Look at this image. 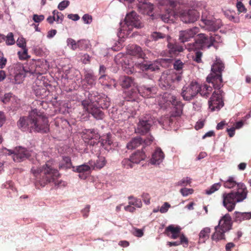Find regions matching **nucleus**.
<instances>
[{"label": "nucleus", "mask_w": 251, "mask_h": 251, "mask_svg": "<svg viewBox=\"0 0 251 251\" xmlns=\"http://www.w3.org/2000/svg\"><path fill=\"white\" fill-rule=\"evenodd\" d=\"M225 68L224 64L217 59L211 67V73L207 76L206 81L211 83L214 89H220L223 86L222 73Z\"/></svg>", "instance_id": "3"}, {"label": "nucleus", "mask_w": 251, "mask_h": 251, "mask_svg": "<svg viewBox=\"0 0 251 251\" xmlns=\"http://www.w3.org/2000/svg\"><path fill=\"white\" fill-rule=\"evenodd\" d=\"M217 91H215L208 100L209 108L211 111H218L224 105L223 97L225 93L217 89Z\"/></svg>", "instance_id": "9"}, {"label": "nucleus", "mask_w": 251, "mask_h": 251, "mask_svg": "<svg viewBox=\"0 0 251 251\" xmlns=\"http://www.w3.org/2000/svg\"><path fill=\"white\" fill-rule=\"evenodd\" d=\"M67 45L70 47L72 50H76L77 49V42H76L74 39L72 38H68L67 40Z\"/></svg>", "instance_id": "51"}, {"label": "nucleus", "mask_w": 251, "mask_h": 251, "mask_svg": "<svg viewBox=\"0 0 251 251\" xmlns=\"http://www.w3.org/2000/svg\"><path fill=\"white\" fill-rule=\"evenodd\" d=\"M236 7L239 12L240 13L244 12L246 11V9L245 8L243 3L241 1H238L237 3Z\"/></svg>", "instance_id": "64"}, {"label": "nucleus", "mask_w": 251, "mask_h": 251, "mask_svg": "<svg viewBox=\"0 0 251 251\" xmlns=\"http://www.w3.org/2000/svg\"><path fill=\"white\" fill-rule=\"evenodd\" d=\"M166 37L165 34L159 32H153L151 35V38L152 40L157 41L160 39H163Z\"/></svg>", "instance_id": "47"}, {"label": "nucleus", "mask_w": 251, "mask_h": 251, "mask_svg": "<svg viewBox=\"0 0 251 251\" xmlns=\"http://www.w3.org/2000/svg\"><path fill=\"white\" fill-rule=\"evenodd\" d=\"M52 15L55 16V21L58 23H61L62 22L64 19V15L62 13L57 10H54L52 12Z\"/></svg>", "instance_id": "48"}, {"label": "nucleus", "mask_w": 251, "mask_h": 251, "mask_svg": "<svg viewBox=\"0 0 251 251\" xmlns=\"http://www.w3.org/2000/svg\"><path fill=\"white\" fill-rule=\"evenodd\" d=\"M17 45L18 47L24 48H25L26 42L25 39L23 37H19L16 42Z\"/></svg>", "instance_id": "60"}, {"label": "nucleus", "mask_w": 251, "mask_h": 251, "mask_svg": "<svg viewBox=\"0 0 251 251\" xmlns=\"http://www.w3.org/2000/svg\"><path fill=\"white\" fill-rule=\"evenodd\" d=\"M6 63L7 59L3 56V53L0 51V68H4L6 64Z\"/></svg>", "instance_id": "57"}, {"label": "nucleus", "mask_w": 251, "mask_h": 251, "mask_svg": "<svg viewBox=\"0 0 251 251\" xmlns=\"http://www.w3.org/2000/svg\"><path fill=\"white\" fill-rule=\"evenodd\" d=\"M236 191H232L238 199L241 201L246 199L248 191L245 184L242 182H239L236 187Z\"/></svg>", "instance_id": "23"}, {"label": "nucleus", "mask_w": 251, "mask_h": 251, "mask_svg": "<svg viewBox=\"0 0 251 251\" xmlns=\"http://www.w3.org/2000/svg\"><path fill=\"white\" fill-rule=\"evenodd\" d=\"M156 89L153 86H140L138 88L139 94L144 98L153 97L156 94Z\"/></svg>", "instance_id": "21"}, {"label": "nucleus", "mask_w": 251, "mask_h": 251, "mask_svg": "<svg viewBox=\"0 0 251 251\" xmlns=\"http://www.w3.org/2000/svg\"><path fill=\"white\" fill-rule=\"evenodd\" d=\"M191 182V178L188 177H186L178 181L177 185L181 186H186L188 184H189Z\"/></svg>", "instance_id": "53"}, {"label": "nucleus", "mask_w": 251, "mask_h": 251, "mask_svg": "<svg viewBox=\"0 0 251 251\" xmlns=\"http://www.w3.org/2000/svg\"><path fill=\"white\" fill-rule=\"evenodd\" d=\"M154 120V118L150 114H146L141 117L136 129L137 132L142 135L148 133L153 125Z\"/></svg>", "instance_id": "10"}, {"label": "nucleus", "mask_w": 251, "mask_h": 251, "mask_svg": "<svg viewBox=\"0 0 251 251\" xmlns=\"http://www.w3.org/2000/svg\"><path fill=\"white\" fill-rule=\"evenodd\" d=\"M86 134L88 136L87 139H89V144L90 145L94 146L98 144L100 141V135L96 133L94 129H89L86 130Z\"/></svg>", "instance_id": "25"}, {"label": "nucleus", "mask_w": 251, "mask_h": 251, "mask_svg": "<svg viewBox=\"0 0 251 251\" xmlns=\"http://www.w3.org/2000/svg\"><path fill=\"white\" fill-rule=\"evenodd\" d=\"M210 232L209 227L203 228L199 233V242L204 243L209 238Z\"/></svg>", "instance_id": "39"}, {"label": "nucleus", "mask_w": 251, "mask_h": 251, "mask_svg": "<svg viewBox=\"0 0 251 251\" xmlns=\"http://www.w3.org/2000/svg\"><path fill=\"white\" fill-rule=\"evenodd\" d=\"M106 68L104 65H100L99 69V73L101 75V76L99 78V80L100 83H101L103 85H106L104 83L103 79H105L107 75H105L106 72Z\"/></svg>", "instance_id": "44"}, {"label": "nucleus", "mask_w": 251, "mask_h": 251, "mask_svg": "<svg viewBox=\"0 0 251 251\" xmlns=\"http://www.w3.org/2000/svg\"><path fill=\"white\" fill-rule=\"evenodd\" d=\"M22 49H23V51L22 53H21L20 51L18 52L20 58L23 60H25L29 58L30 56L27 54V49H26V48Z\"/></svg>", "instance_id": "55"}, {"label": "nucleus", "mask_w": 251, "mask_h": 251, "mask_svg": "<svg viewBox=\"0 0 251 251\" xmlns=\"http://www.w3.org/2000/svg\"><path fill=\"white\" fill-rule=\"evenodd\" d=\"M200 49L204 50L208 49V37L204 34H199L195 42L192 45H190L187 49L189 50Z\"/></svg>", "instance_id": "13"}, {"label": "nucleus", "mask_w": 251, "mask_h": 251, "mask_svg": "<svg viewBox=\"0 0 251 251\" xmlns=\"http://www.w3.org/2000/svg\"><path fill=\"white\" fill-rule=\"evenodd\" d=\"M75 168L73 167L71 158L69 156H64L63 157L62 160L60 162L59 165V169L67 170L71 168Z\"/></svg>", "instance_id": "36"}, {"label": "nucleus", "mask_w": 251, "mask_h": 251, "mask_svg": "<svg viewBox=\"0 0 251 251\" xmlns=\"http://www.w3.org/2000/svg\"><path fill=\"white\" fill-rule=\"evenodd\" d=\"M133 164L134 163L132 162L131 157L129 159L125 158L122 161V166L126 169L132 168Z\"/></svg>", "instance_id": "50"}, {"label": "nucleus", "mask_w": 251, "mask_h": 251, "mask_svg": "<svg viewBox=\"0 0 251 251\" xmlns=\"http://www.w3.org/2000/svg\"><path fill=\"white\" fill-rule=\"evenodd\" d=\"M3 152L8 155H12V157L15 162H20L26 159H29L33 154V152L26 148L19 147L16 148L13 151L4 149Z\"/></svg>", "instance_id": "8"}, {"label": "nucleus", "mask_w": 251, "mask_h": 251, "mask_svg": "<svg viewBox=\"0 0 251 251\" xmlns=\"http://www.w3.org/2000/svg\"><path fill=\"white\" fill-rule=\"evenodd\" d=\"M93 169L102 168L106 164V160L104 156H99L96 161L90 160L88 162Z\"/></svg>", "instance_id": "28"}, {"label": "nucleus", "mask_w": 251, "mask_h": 251, "mask_svg": "<svg viewBox=\"0 0 251 251\" xmlns=\"http://www.w3.org/2000/svg\"><path fill=\"white\" fill-rule=\"evenodd\" d=\"M130 157L133 163L138 164L145 159L146 155L143 151H139L133 153Z\"/></svg>", "instance_id": "38"}, {"label": "nucleus", "mask_w": 251, "mask_h": 251, "mask_svg": "<svg viewBox=\"0 0 251 251\" xmlns=\"http://www.w3.org/2000/svg\"><path fill=\"white\" fill-rule=\"evenodd\" d=\"M199 84L192 81L188 86L182 88L181 95L184 100L189 101L199 93Z\"/></svg>", "instance_id": "12"}, {"label": "nucleus", "mask_w": 251, "mask_h": 251, "mask_svg": "<svg viewBox=\"0 0 251 251\" xmlns=\"http://www.w3.org/2000/svg\"><path fill=\"white\" fill-rule=\"evenodd\" d=\"M45 19V17L43 15H38L37 14H34L33 16V20L35 23H40L43 21Z\"/></svg>", "instance_id": "62"}, {"label": "nucleus", "mask_w": 251, "mask_h": 251, "mask_svg": "<svg viewBox=\"0 0 251 251\" xmlns=\"http://www.w3.org/2000/svg\"><path fill=\"white\" fill-rule=\"evenodd\" d=\"M184 63L179 59L175 60L173 64L174 69L177 71H181V72H182V70L184 68Z\"/></svg>", "instance_id": "49"}, {"label": "nucleus", "mask_w": 251, "mask_h": 251, "mask_svg": "<svg viewBox=\"0 0 251 251\" xmlns=\"http://www.w3.org/2000/svg\"><path fill=\"white\" fill-rule=\"evenodd\" d=\"M212 87L207 84L199 85V93L203 97L207 98L212 92Z\"/></svg>", "instance_id": "37"}, {"label": "nucleus", "mask_w": 251, "mask_h": 251, "mask_svg": "<svg viewBox=\"0 0 251 251\" xmlns=\"http://www.w3.org/2000/svg\"><path fill=\"white\" fill-rule=\"evenodd\" d=\"M120 84L123 88H128L136 86L134 82V79L131 77L127 76H123L120 78Z\"/></svg>", "instance_id": "29"}, {"label": "nucleus", "mask_w": 251, "mask_h": 251, "mask_svg": "<svg viewBox=\"0 0 251 251\" xmlns=\"http://www.w3.org/2000/svg\"><path fill=\"white\" fill-rule=\"evenodd\" d=\"M91 168L92 167L89 164H84L77 166L74 171L79 174L78 176L80 178L85 179L90 174Z\"/></svg>", "instance_id": "22"}, {"label": "nucleus", "mask_w": 251, "mask_h": 251, "mask_svg": "<svg viewBox=\"0 0 251 251\" xmlns=\"http://www.w3.org/2000/svg\"><path fill=\"white\" fill-rule=\"evenodd\" d=\"M226 231H224L221 229L219 226H216L215 227V232L212 234L211 238L213 240L218 241L222 239H225V233Z\"/></svg>", "instance_id": "33"}, {"label": "nucleus", "mask_w": 251, "mask_h": 251, "mask_svg": "<svg viewBox=\"0 0 251 251\" xmlns=\"http://www.w3.org/2000/svg\"><path fill=\"white\" fill-rule=\"evenodd\" d=\"M199 32V28L196 26L186 30L181 31L179 32V40L183 43L187 42L190 39L194 37Z\"/></svg>", "instance_id": "19"}, {"label": "nucleus", "mask_w": 251, "mask_h": 251, "mask_svg": "<svg viewBox=\"0 0 251 251\" xmlns=\"http://www.w3.org/2000/svg\"><path fill=\"white\" fill-rule=\"evenodd\" d=\"M50 161H48L43 166L42 170L39 168H32L31 171L35 176L40 173L43 174L41 183V185L43 186L46 184L51 182H53L55 186H60L62 185H62H64V181L57 179L60 176V175L58 171L52 167Z\"/></svg>", "instance_id": "2"}, {"label": "nucleus", "mask_w": 251, "mask_h": 251, "mask_svg": "<svg viewBox=\"0 0 251 251\" xmlns=\"http://www.w3.org/2000/svg\"><path fill=\"white\" fill-rule=\"evenodd\" d=\"M127 50L128 54L132 56L143 58L144 55L142 48L137 45L128 46Z\"/></svg>", "instance_id": "26"}, {"label": "nucleus", "mask_w": 251, "mask_h": 251, "mask_svg": "<svg viewBox=\"0 0 251 251\" xmlns=\"http://www.w3.org/2000/svg\"><path fill=\"white\" fill-rule=\"evenodd\" d=\"M154 138L152 136H150L146 139L143 140L141 137H136L132 139L126 145V147L129 150H133L140 146L143 142L146 145H150L153 141Z\"/></svg>", "instance_id": "16"}, {"label": "nucleus", "mask_w": 251, "mask_h": 251, "mask_svg": "<svg viewBox=\"0 0 251 251\" xmlns=\"http://www.w3.org/2000/svg\"><path fill=\"white\" fill-rule=\"evenodd\" d=\"M182 72L179 73L167 71L162 73L159 79V85L164 89H166L175 82H179L182 80Z\"/></svg>", "instance_id": "6"}, {"label": "nucleus", "mask_w": 251, "mask_h": 251, "mask_svg": "<svg viewBox=\"0 0 251 251\" xmlns=\"http://www.w3.org/2000/svg\"><path fill=\"white\" fill-rule=\"evenodd\" d=\"M143 26L139 16L132 11L127 14L124 23H121V31L131 30L133 27L140 28Z\"/></svg>", "instance_id": "5"}, {"label": "nucleus", "mask_w": 251, "mask_h": 251, "mask_svg": "<svg viewBox=\"0 0 251 251\" xmlns=\"http://www.w3.org/2000/svg\"><path fill=\"white\" fill-rule=\"evenodd\" d=\"M181 20L185 23H194L199 18L198 12L195 10L182 11L179 16Z\"/></svg>", "instance_id": "14"}, {"label": "nucleus", "mask_w": 251, "mask_h": 251, "mask_svg": "<svg viewBox=\"0 0 251 251\" xmlns=\"http://www.w3.org/2000/svg\"><path fill=\"white\" fill-rule=\"evenodd\" d=\"M138 88L137 85L134 86L130 91L127 92L126 96L129 101H137L139 99Z\"/></svg>", "instance_id": "34"}, {"label": "nucleus", "mask_w": 251, "mask_h": 251, "mask_svg": "<svg viewBox=\"0 0 251 251\" xmlns=\"http://www.w3.org/2000/svg\"><path fill=\"white\" fill-rule=\"evenodd\" d=\"M96 78L93 72L86 71L84 73V78L82 82L83 85H86L88 88L92 87L96 84Z\"/></svg>", "instance_id": "24"}, {"label": "nucleus", "mask_w": 251, "mask_h": 251, "mask_svg": "<svg viewBox=\"0 0 251 251\" xmlns=\"http://www.w3.org/2000/svg\"><path fill=\"white\" fill-rule=\"evenodd\" d=\"M81 106L84 110L91 114L96 120H102L104 117V112L100 109V106L96 102L91 101L90 99L81 101Z\"/></svg>", "instance_id": "7"}, {"label": "nucleus", "mask_w": 251, "mask_h": 251, "mask_svg": "<svg viewBox=\"0 0 251 251\" xmlns=\"http://www.w3.org/2000/svg\"><path fill=\"white\" fill-rule=\"evenodd\" d=\"M17 125L24 131L29 130L30 132L47 133L49 130L48 118L36 108L32 109L27 117H21Z\"/></svg>", "instance_id": "1"}, {"label": "nucleus", "mask_w": 251, "mask_h": 251, "mask_svg": "<svg viewBox=\"0 0 251 251\" xmlns=\"http://www.w3.org/2000/svg\"><path fill=\"white\" fill-rule=\"evenodd\" d=\"M221 183L219 182L214 183L210 188L205 190V194L208 195H211L218 190L221 188Z\"/></svg>", "instance_id": "43"}, {"label": "nucleus", "mask_w": 251, "mask_h": 251, "mask_svg": "<svg viewBox=\"0 0 251 251\" xmlns=\"http://www.w3.org/2000/svg\"><path fill=\"white\" fill-rule=\"evenodd\" d=\"M232 226L231 217L228 213H227L221 218L217 226L224 231H228L231 229Z\"/></svg>", "instance_id": "20"}, {"label": "nucleus", "mask_w": 251, "mask_h": 251, "mask_svg": "<svg viewBox=\"0 0 251 251\" xmlns=\"http://www.w3.org/2000/svg\"><path fill=\"white\" fill-rule=\"evenodd\" d=\"M153 9V5L150 2H147L146 0H141L139 2L138 10L140 13L152 16Z\"/></svg>", "instance_id": "17"}, {"label": "nucleus", "mask_w": 251, "mask_h": 251, "mask_svg": "<svg viewBox=\"0 0 251 251\" xmlns=\"http://www.w3.org/2000/svg\"><path fill=\"white\" fill-rule=\"evenodd\" d=\"M5 42L8 45H12L15 44V40L14 39V35L12 32L9 33L5 37Z\"/></svg>", "instance_id": "52"}, {"label": "nucleus", "mask_w": 251, "mask_h": 251, "mask_svg": "<svg viewBox=\"0 0 251 251\" xmlns=\"http://www.w3.org/2000/svg\"><path fill=\"white\" fill-rule=\"evenodd\" d=\"M13 98L11 93L5 94L4 97L1 99V101L5 104L8 103Z\"/></svg>", "instance_id": "58"}, {"label": "nucleus", "mask_w": 251, "mask_h": 251, "mask_svg": "<svg viewBox=\"0 0 251 251\" xmlns=\"http://www.w3.org/2000/svg\"><path fill=\"white\" fill-rule=\"evenodd\" d=\"M251 219V212H240L235 211L234 213V219L236 222H241L244 220Z\"/></svg>", "instance_id": "31"}, {"label": "nucleus", "mask_w": 251, "mask_h": 251, "mask_svg": "<svg viewBox=\"0 0 251 251\" xmlns=\"http://www.w3.org/2000/svg\"><path fill=\"white\" fill-rule=\"evenodd\" d=\"M25 76L24 75L21 73H18L15 75L14 77L15 83L17 84H20L23 81V79Z\"/></svg>", "instance_id": "59"}, {"label": "nucleus", "mask_w": 251, "mask_h": 251, "mask_svg": "<svg viewBox=\"0 0 251 251\" xmlns=\"http://www.w3.org/2000/svg\"><path fill=\"white\" fill-rule=\"evenodd\" d=\"M169 100L172 103V105H174L177 109H181L183 107L182 102L179 100L177 98L173 95H170L169 97Z\"/></svg>", "instance_id": "41"}, {"label": "nucleus", "mask_w": 251, "mask_h": 251, "mask_svg": "<svg viewBox=\"0 0 251 251\" xmlns=\"http://www.w3.org/2000/svg\"><path fill=\"white\" fill-rule=\"evenodd\" d=\"M47 71V67L45 62L37 61L35 63V73L42 75L45 73Z\"/></svg>", "instance_id": "35"}, {"label": "nucleus", "mask_w": 251, "mask_h": 251, "mask_svg": "<svg viewBox=\"0 0 251 251\" xmlns=\"http://www.w3.org/2000/svg\"><path fill=\"white\" fill-rule=\"evenodd\" d=\"M164 158V154L160 148H157L152 155L151 162L152 164H159Z\"/></svg>", "instance_id": "27"}, {"label": "nucleus", "mask_w": 251, "mask_h": 251, "mask_svg": "<svg viewBox=\"0 0 251 251\" xmlns=\"http://www.w3.org/2000/svg\"><path fill=\"white\" fill-rule=\"evenodd\" d=\"M100 143L101 146L105 149L107 148L112 144V141L109 135H107L105 137H103L100 141Z\"/></svg>", "instance_id": "42"}, {"label": "nucleus", "mask_w": 251, "mask_h": 251, "mask_svg": "<svg viewBox=\"0 0 251 251\" xmlns=\"http://www.w3.org/2000/svg\"><path fill=\"white\" fill-rule=\"evenodd\" d=\"M129 200V204L134 205L138 208H140L142 205V201L140 199L133 198V197L130 196L128 197Z\"/></svg>", "instance_id": "45"}, {"label": "nucleus", "mask_w": 251, "mask_h": 251, "mask_svg": "<svg viewBox=\"0 0 251 251\" xmlns=\"http://www.w3.org/2000/svg\"><path fill=\"white\" fill-rule=\"evenodd\" d=\"M180 231L181 228L180 226H175L173 225H171L166 228L165 232L167 234L168 232H170L172 233L171 238L176 239L180 237Z\"/></svg>", "instance_id": "30"}, {"label": "nucleus", "mask_w": 251, "mask_h": 251, "mask_svg": "<svg viewBox=\"0 0 251 251\" xmlns=\"http://www.w3.org/2000/svg\"><path fill=\"white\" fill-rule=\"evenodd\" d=\"M201 21L204 24L205 29L210 31H215L219 29L222 25V21L220 19L209 20L203 18L202 15Z\"/></svg>", "instance_id": "15"}, {"label": "nucleus", "mask_w": 251, "mask_h": 251, "mask_svg": "<svg viewBox=\"0 0 251 251\" xmlns=\"http://www.w3.org/2000/svg\"><path fill=\"white\" fill-rule=\"evenodd\" d=\"M168 47L170 52L174 54L178 53V52H182L183 50V47L180 46L177 43L173 44L169 42Z\"/></svg>", "instance_id": "40"}, {"label": "nucleus", "mask_w": 251, "mask_h": 251, "mask_svg": "<svg viewBox=\"0 0 251 251\" xmlns=\"http://www.w3.org/2000/svg\"><path fill=\"white\" fill-rule=\"evenodd\" d=\"M180 192L183 196H187L189 194H192L194 190L192 189L183 188L180 189Z\"/></svg>", "instance_id": "61"}, {"label": "nucleus", "mask_w": 251, "mask_h": 251, "mask_svg": "<svg viewBox=\"0 0 251 251\" xmlns=\"http://www.w3.org/2000/svg\"><path fill=\"white\" fill-rule=\"evenodd\" d=\"M160 6L165 7V13L161 15V19L165 23L173 22L177 16L174 9L177 4H180L178 0H160L159 1Z\"/></svg>", "instance_id": "4"}, {"label": "nucleus", "mask_w": 251, "mask_h": 251, "mask_svg": "<svg viewBox=\"0 0 251 251\" xmlns=\"http://www.w3.org/2000/svg\"><path fill=\"white\" fill-rule=\"evenodd\" d=\"M225 15L231 21H233L234 23L239 22V18L235 17L230 11L225 12Z\"/></svg>", "instance_id": "54"}, {"label": "nucleus", "mask_w": 251, "mask_h": 251, "mask_svg": "<svg viewBox=\"0 0 251 251\" xmlns=\"http://www.w3.org/2000/svg\"><path fill=\"white\" fill-rule=\"evenodd\" d=\"M170 205L168 202H165L160 208V212L161 213H164L168 211L170 208Z\"/></svg>", "instance_id": "63"}, {"label": "nucleus", "mask_w": 251, "mask_h": 251, "mask_svg": "<svg viewBox=\"0 0 251 251\" xmlns=\"http://www.w3.org/2000/svg\"><path fill=\"white\" fill-rule=\"evenodd\" d=\"M221 181L223 182V186L227 189H233L237 187L238 182H237L236 178L233 176H229L226 180Z\"/></svg>", "instance_id": "32"}, {"label": "nucleus", "mask_w": 251, "mask_h": 251, "mask_svg": "<svg viewBox=\"0 0 251 251\" xmlns=\"http://www.w3.org/2000/svg\"><path fill=\"white\" fill-rule=\"evenodd\" d=\"M89 98L101 108H107L110 105L108 98L102 97L97 93L91 94Z\"/></svg>", "instance_id": "18"}, {"label": "nucleus", "mask_w": 251, "mask_h": 251, "mask_svg": "<svg viewBox=\"0 0 251 251\" xmlns=\"http://www.w3.org/2000/svg\"><path fill=\"white\" fill-rule=\"evenodd\" d=\"M70 4V1L69 0H63L60 2L58 5V8L62 11L67 8Z\"/></svg>", "instance_id": "56"}, {"label": "nucleus", "mask_w": 251, "mask_h": 251, "mask_svg": "<svg viewBox=\"0 0 251 251\" xmlns=\"http://www.w3.org/2000/svg\"><path fill=\"white\" fill-rule=\"evenodd\" d=\"M77 49L80 50L87 49L89 47L88 41L87 40L82 39L77 41Z\"/></svg>", "instance_id": "46"}, {"label": "nucleus", "mask_w": 251, "mask_h": 251, "mask_svg": "<svg viewBox=\"0 0 251 251\" xmlns=\"http://www.w3.org/2000/svg\"><path fill=\"white\" fill-rule=\"evenodd\" d=\"M222 198L223 206L229 212H231L234 209L237 202H241L232 191L228 193H224L222 195Z\"/></svg>", "instance_id": "11"}]
</instances>
